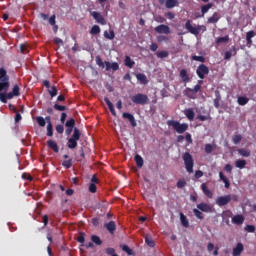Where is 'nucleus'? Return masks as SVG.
Returning <instances> with one entry per match:
<instances>
[{
    "mask_svg": "<svg viewBox=\"0 0 256 256\" xmlns=\"http://www.w3.org/2000/svg\"><path fill=\"white\" fill-rule=\"evenodd\" d=\"M154 31L156 33L164 34V35H169L171 33V28H169L168 25L161 24L155 27Z\"/></svg>",
    "mask_w": 256,
    "mask_h": 256,
    "instance_id": "obj_11",
    "label": "nucleus"
},
{
    "mask_svg": "<svg viewBox=\"0 0 256 256\" xmlns=\"http://www.w3.org/2000/svg\"><path fill=\"white\" fill-rule=\"evenodd\" d=\"M184 161V165L187 173H193V167L195 165V161L193 160V156L189 152H185L182 156Z\"/></svg>",
    "mask_w": 256,
    "mask_h": 256,
    "instance_id": "obj_3",
    "label": "nucleus"
},
{
    "mask_svg": "<svg viewBox=\"0 0 256 256\" xmlns=\"http://www.w3.org/2000/svg\"><path fill=\"white\" fill-rule=\"evenodd\" d=\"M201 190L203 191L204 195H206V197H208L209 199H213V192L209 190L206 183L201 184Z\"/></svg>",
    "mask_w": 256,
    "mask_h": 256,
    "instance_id": "obj_21",
    "label": "nucleus"
},
{
    "mask_svg": "<svg viewBox=\"0 0 256 256\" xmlns=\"http://www.w3.org/2000/svg\"><path fill=\"white\" fill-rule=\"evenodd\" d=\"M36 121H37V123H38V125L40 126V127H45V125H46V121H45V118H43L42 116H38V117H36Z\"/></svg>",
    "mask_w": 256,
    "mask_h": 256,
    "instance_id": "obj_48",
    "label": "nucleus"
},
{
    "mask_svg": "<svg viewBox=\"0 0 256 256\" xmlns=\"http://www.w3.org/2000/svg\"><path fill=\"white\" fill-rule=\"evenodd\" d=\"M47 146L49 147V149H52L54 153H57L59 151V145H57V142H55L54 140H48Z\"/></svg>",
    "mask_w": 256,
    "mask_h": 256,
    "instance_id": "obj_24",
    "label": "nucleus"
},
{
    "mask_svg": "<svg viewBox=\"0 0 256 256\" xmlns=\"http://www.w3.org/2000/svg\"><path fill=\"white\" fill-rule=\"evenodd\" d=\"M213 7L212 3H208L204 6L201 7V11H202V17H205V13L209 12V9H211Z\"/></svg>",
    "mask_w": 256,
    "mask_h": 256,
    "instance_id": "obj_36",
    "label": "nucleus"
},
{
    "mask_svg": "<svg viewBox=\"0 0 256 256\" xmlns=\"http://www.w3.org/2000/svg\"><path fill=\"white\" fill-rule=\"evenodd\" d=\"M22 179H24V181H33V176H31L29 173L24 172L22 174Z\"/></svg>",
    "mask_w": 256,
    "mask_h": 256,
    "instance_id": "obj_57",
    "label": "nucleus"
},
{
    "mask_svg": "<svg viewBox=\"0 0 256 256\" xmlns=\"http://www.w3.org/2000/svg\"><path fill=\"white\" fill-rule=\"evenodd\" d=\"M217 146L213 145V144H206L205 145V153H207L208 155L213 153V150L216 148Z\"/></svg>",
    "mask_w": 256,
    "mask_h": 256,
    "instance_id": "obj_44",
    "label": "nucleus"
},
{
    "mask_svg": "<svg viewBox=\"0 0 256 256\" xmlns=\"http://www.w3.org/2000/svg\"><path fill=\"white\" fill-rule=\"evenodd\" d=\"M252 37H255V31L251 30L246 33L247 45H251L253 43Z\"/></svg>",
    "mask_w": 256,
    "mask_h": 256,
    "instance_id": "obj_28",
    "label": "nucleus"
},
{
    "mask_svg": "<svg viewBox=\"0 0 256 256\" xmlns=\"http://www.w3.org/2000/svg\"><path fill=\"white\" fill-rule=\"evenodd\" d=\"M122 251H125V253H127V255H133V250L131 248H129V246H127V245L122 246Z\"/></svg>",
    "mask_w": 256,
    "mask_h": 256,
    "instance_id": "obj_58",
    "label": "nucleus"
},
{
    "mask_svg": "<svg viewBox=\"0 0 256 256\" xmlns=\"http://www.w3.org/2000/svg\"><path fill=\"white\" fill-rule=\"evenodd\" d=\"M91 16L93 19H95L96 23H99L100 25H107V21L105 20V17L101 15V13L93 11L91 12Z\"/></svg>",
    "mask_w": 256,
    "mask_h": 256,
    "instance_id": "obj_10",
    "label": "nucleus"
},
{
    "mask_svg": "<svg viewBox=\"0 0 256 256\" xmlns=\"http://www.w3.org/2000/svg\"><path fill=\"white\" fill-rule=\"evenodd\" d=\"M89 191H90V193H97V185L91 183L89 185Z\"/></svg>",
    "mask_w": 256,
    "mask_h": 256,
    "instance_id": "obj_64",
    "label": "nucleus"
},
{
    "mask_svg": "<svg viewBox=\"0 0 256 256\" xmlns=\"http://www.w3.org/2000/svg\"><path fill=\"white\" fill-rule=\"evenodd\" d=\"M196 119H198V121H211V115L208 114L206 116H203V115H199L196 117Z\"/></svg>",
    "mask_w": 256,
    "mask_h": 256,
    "instance_id": "obj_49",
    "label": "nucleus"
},
{
    "mask_svg": "<svg viewBox=\"0 0 256 256\" xmlns=\"http://www.w3.org/2000/svg\"><path fill=\"white\" fill-rule=\"evenodd\" d=\"M62 167H64V169H71V167H73V159L69 158L68 160H64Z\"/></svg>",
    "mask_w": 256,
    "mask_h": 256,
    "instance_id": "obj_33",
    "label": "nucleus"
},
{
    "mask_svg": "<svg viewBox=\"0 0 256 256\" xmlns=\"http://www.w3.org/2000/svg\"><path fill=\"white\" fill-rule=\"evenodd\" d=\"M65 127L67 128L65 130V134L67 136L71 135V133H74L75 132V119L74 118L68 119L65 123Z\"/></svg>",
    "mask_w": 256,
    "mask_h": 256,
    "instance_id": "obj_8",
    "label": "nucleus"
},
{
    "mask_svg": "<svg viewBox=\"0 0 256 256\" xmlns=\"http://www.w3.org/2000/svg\"><path fill=\"white\" fill-rule=\"evenodd\" d=\"M106 105H108L109 111L112 113L113 117H117V112L115 111V106L112 104L111 100L107 97L104 98Z\"/></svg>",
    "mask_w": 256,
    "mask_h": 256,
    "instance_id": "obj_22",
    "label": "nucleus"
},
{
    "mask_svg": "<svg viewBox=\"0 0 256 256\" xmlns=\"http://www.w3.org/2000/svg\"><path fill=\"white\" fill-rule=\"evenodd\" d=\"M179 2L177 0H166V9H173V7H177Z\"/></svg>",
    "mask_w": 256,
    "mask_h": 256,
    "instance_id": "obj_30",
    "label": "nucleus"
},
{
    "mask_svg": "<svg viewBox=\"0 0 256 256\" xmlns=\"http://www.w3.org/2000/svg\"><path fill=\"white\" fill-rule=\"evenodd\" d=\"M242 139H243V137L241 136V134H237V135L233 136L232 141H233L234 145H239V143H241Z\"/></svg>",
    "mask_w": 256,
    "mask_h": 256,
    "instance_id": "obj_47",
    "label": "nucleus"
},
{
    "mask_svg": "<svg viewBox=\"0 0 256 256\" xmlns=\"http://www.w3.org/2000/svg\"><path fill=\"white\" fill-rule=\"evenodd\" d=\"M229 203H231V195L220 196L216 199V205H218V207H225V205H229Z\"/></svg>",
    "mask_w": 256,
    "mask_h": 256,
    "instance_id": "obj_9",
    "label": "nucleus"
},
{
    "mask_svg": "<svg viewBox=\"0 0 256 256\" xmlns=\"http://www.w3.org/2000/svg\"><path fill=\"white\" fill-rule=\"evenodd\" d=\"M104 37L105 39H109L110 41H113L115 39V31L110 30L109 32L104 31Z\"/></svg>",
    "mask_w": 256,
    "mask_h": 256,
    "instance_id": "obj_34",
    "label": "nucleus"
},
{
    "mask_svg": "<svg viewBox=\"0 0 256 256\" xmlns=\"http://www.w3.org/2000/svg\"><path fill=\"white\" fill-rule=\"evenodd\" d=\"M221 43H229V35H226L224 37H218L216 39V45H221Z\"/></svg>",
    "mask_w": 256,
    "mask_h": 256,
    "instance_id": "obj_35",
    "label": "nucleus"
},
{
    "mask_svg": "<svg viewBox=\"0 0 256 256\" xmlns=\"http://www.w3.org/2000/svg\"><path fill=\"white\" fill-rule=\"evenodd\" d=\"M131 101L135 103V105H147L149 103V96L147 94L138 93L131 97Z\"/></svg>",
    "mask_w": 256,
    "mask_h": 256,
    "instance_id": "obj_6",
    "label": "nucleus"
},
{
    "mask_svg": "<svg viewBox=\"0 0 256 256\" xmlns=\"http://www.w3.org/2000/svg\"><path fill=\"white\" fill-rule=\"evenodd\" d=\"M91 35H99L101 33V28L98 25L92 26L90 30Z\"/></svg>",
    "mask_w": 256,
    "mask_h": 256,
    "instance_id": "obj_45",
    "label": "nucleus"
},
{
    "mask_svg": "<svg viewBox=\"0 0 256 256\" xmlns=\"http://www.w3.org/2000/svg\"><path fill=\"white\" fill-rule=\"evenodd\" d=\"M145 243L148 245V247H155V240H153V238H151L149 235L145 237Z\"/></svg>",
    "mask_w": 256,
    "mask_h": 256,
    "instance_id": "obj_39",
    "label": "nucleus"
},
{
    "mask_svg": "<svg viewBox=\"0 0 256 256\" xmlns=\"http://www.w3.org/2000/svg\"><path fill=\"white\" fill-rule=\"evenodd\" d=\"M122 117L124 119H127V121H129L130 125L132 127H137V120H135V116H133V114L129 113V112H124L122 114Z\"/></svg>",
    "mask_w": 256,
    "mask_h": 256,
    "instance_id": "obj_12",
    "label": "nucleus"
},
{
    "mask_svg": "<svg viewBox=\"0 0 256 256\" xmlns=\"http://www.w3.org/2000/svg\"><path fill=\"white\" fill-rule=\"evenodd\" d=\"M91 241H92V243H95V245H103V241L97 235H92L91 236Z\"/></svg>",
    "mask_w": 256,
    "mask_h": 256,
    "instance_id": "obj_40",
    "label": "nucleus"
},
{
    "mask_svg": "<svg viewBox=\"0 0 256 256\" xmlns=\"http://www.w3.org/2000/svg\"><path fill=\"white\" fill-rule=\"evenodd\" d=\"M104 63L106 65V71H119V63H111L109 61H105Z\"/></svg>",
    "mask_w": 256,
    "mask_h": 256,
    "instance_id": "obj_16",
    "label": "nucleus"
},
{
    "mask_svg": "<svg viewBox=\"0 0 256 256\" xmlns=\"http://www.w3.org/2000/svg\"><path fill=\"white\" fill-rule=\"evenodd\" d=\"M185 116L187 117V119H189V121H193L195 119V111H193V109L188 108L184 111Z\"/></svg>",
    "mask_w": 256,
    "mask_h": 256,
    "instance_id": "obj_25",
    "label": "nucleus"
},
{
    "mask_svg": "<svg viewBox=\"0 0 256 256\" xmlns=\"http://www.w3.org/2000/svg\"><path fill=\"white\" fill-rule=\"evenodd\" d=\"M158 59H165V57H169V52L167 51H160L157 53Z\"/></svg>",
    "mask_w": 256,
    "mask_h": 256,
    "instance_id": "obj_52",
    "label": "nucleus"
},
{
    "mask_svg": "<svg viewBox=\"0 0 256 256\" xmlns=\"http://www.w3.org/2000/svg\"><path fill=\"white\" fill-rule=\"evenodd\" d=\"M221 19L219 13L215 12L211 17L208 18V23H217Z\"/></svg>",
    "mask_w": 256,
    "mask_h": 256,
    "instance_id": "obj_29",
    "label": "nucleus"
},
{
    "mask_svg": "<svg viewBox=\"0 0 256 256\" xmlns=\"http://www.w3.org/2000/svg\"><path fill=\"white\" fill-rule=\"evenodd\" d=\"M77 241L83 245L85 243V233L80 232L79 236L77 237Z\"/></svg>",
    "mask_w": 256,
    "mask_h": 256,
    "instance_id": "obj_59",
    "label": "nucleus"
},
{
    "mask_svg": "<svg viewBox=\"0 0 256 256\" xmlns=\"http://www.w3.org/2000/svg\"><path fill=\"white\" fill-rule=\"evenodd\" d=\"M185 95L189 97V99H197V95L194 92L187 91L185 90Z\"/></svg>",
    "mask_w": 256,
    "mask_h": 256,
    "instance_id": "obj_62",
    "label": "nucleus"
},
{
    "mask_svg": "<svg viewBox=\"0 0 256 256\" xmlns=\"http://www.w3.org/2000/svg\"><path fill=\"white\" fill-rule=\"evenodd\" d=\"M105 229L110 233V235H114L115 231H117V224L115 221H110L104 225Z\"/></svg>",
    "mask_w": 256,
    "mask_h": 256,
    "instance_id": "obj_14",
    "label": "nucleus"
},
{
    "mask_svg": "<svg viewBox=\"0 0 256 256\" xmlns=\"http://www.w3.org/2000/svg\"><path fill=\"white\" fill-rule=\"evenodd\" d=\"M168 127H172L176 133H179L180 135H183L187 129H189V124L187 123H180L179 121L175 120H168L167 121Z\"/></svg>",
    "mask_w": 256,
    "mask_h": 256,
    "instance_id": "obj_1",
    "label": "nucleus"
},
{
    "mask_svg": "<svg viewBox=\"0 0 256 256\" xmlns=\"http://www.w3.org/2000/svg\"><path fill=\"white\" fill-rule=\"evenodd\" d=\"M197 209H199L203 213H213V207H211V205H209L205 202L197 204Z\"/></svg>",
    "mask_w": 256,
    "mask_h": 256,
    "instance_id": "obj_13",
    "label": "nucleus"
},
{
    "mask_svg": "<svg viewBox=\"0 0 256 256\" xmlns=\"http://www.w3.org/2000/svg\"><path fill=\"white\" fill-rule=\"evenodd\" d=\"M196 74L199 79H205V76L209 75V67H207L205 64H200L196 69Z\"/></svg>",
    "mask_w": 256,
    "mask_h": 256,
    "instance_id": "obj_7",
    "label": "nucleus"
},
{
    "mask_svg": "<svg viewBox=\"0 0 256 256\" xmlns=\"http://www.w3.org/2000/svg\"><path fill=\"white\" fill-rule=\"evenodd\" d=\"M185 29H187V31H189V33H191L192 35H199L201 31L203 32L207 31V27L203 25H198L197 27H193V25H191V20L186 21Z\"/></svg>",
    "mask_w": 256,
    "mask_h": 256,
    "instance_id": "obj_4",
    "label": "nucleus"
},
{
    "mask_svg": "<svg viewBox=\"0 0 256 256\" xmlns=\"http://www.w3.org/2000/svg\"><path fill=\"white\" fill-rule=\"evenodd\" d=\"M187 185V181L185 180H178L176 187H178V189H183V187H185Z\"/></svg>",
    "mask_w": 256,
    "mask_h": 256,
    "instance_id": "obj_55",
    "label": "nucleus"
},
{
    "mask_svg": "<svg viewBox=\"0 0 256 256\" xmlns=\"http://www.w3.org/2000/svg\"><path fill=\"white\" fill-rule=\"evenodd\" d=\"M239 155H241L242 157H251V151L247 150V149H239L238 150Z\"/></svg>",
    "mask_w": 256,
    "mask_h": 256,
    "instance_id": "obj_42",
    "label": "nucleus"
},
{
    "mask_svg": "<svg viewBox=\"0 0 256 256\" xmlns=\"http://www.w3.org/2000/svg\"><path fill=\"white\" fill-rule=\"evenodd\" d=\"M180 220H181L183 227H186V228L189 227V220H187V216H185V214H183V213L180 214Z\"/></svg>",
    "mask_w": 256,
    "mask_h": 256,
    "instance_id": "obj_37",
    "label": "nucleus"
},
{
    "mask_svg": "<svg viewBox=\"0 0 256 256\" xmlns=\"http://www.w3.org/2000/svg\"><path fill=\"white\" fill-rule=\"evenodd\" d=\"M193 213L197 219L203 220L205 219V216L203 215V212L199 211V209L194 208Z\"/></svg>",
    "mask_w": 256,
    "mask_h": 256,
    "instance_id": "obj_43",
    "label": "nucleus"
},
{
    "mask_svg": "<svg viewBox=\"0 0 256 256\" xmlns=\"http://www.w3.org/2000/svg\"><path fill=\"white\" fill-rule=\"evenodd\" d=\"M134 161L136 162L137 167L141 168L143 167V157H141V155L136 154L134 157Z\"/></svg>",
    "mask_w": 256,
    "mask_h": 256,
    "instance_id": "obj_32",
    "label": "nucleus"
},
{
    "mask_svg": "<svg viewBox=\"0 0 256 256\" xmlns=\"http://www.w3.org/2000/svg\"><path fill=\"white\" fill-rule=\"evenodd\" d=\"M244 249H245V247L243 246V243L239 242V243H237L236 247L233 248L232 255L233 256H241Z\"/></svg>",
    "mask_w": 256,
    "mask_h": 256,
    "instance_id": "obj_15",
    "label": "nucleus"
},
{
    "mask_svg": "<svg viewBox=\"0 0 256 256\" xmlns=\"http://www.w3.org/2000/svg\"><path fill=\"white\" fill-rule=\"evenodd\" d=\"M124 65H126V67H129V69H133V67L135 66V61H133L131 57L126 56L124 59Z\"/></svg>",
    "mask_w": 256,
    "mask_h": 256,
    "instance_id": "obj_27",
    "label": "nucleus"
},
{
    "mask_svg": "<svg viewBox=\"0 0 256 256\" xmlns=\"http://www.w3.org/2000/svg\"><path fill=\"white\" fill-rule=\"evenodd\" d=\"M232 223L234 225H243V223H245V217L241 214H237L232 218Z\"/></svg>",
    "mask_w": 256,
    "mask_h": 256,
    "instance_id": "obj_19",
    "label": "nucleus"
},
{
    "mask_svg": "<svg viewBox=\"0 0 256 256\" xmlns=\"http://www.w3.org/2000/svg\"><path fill=\"white\" fill-rule=\"evenodd\" d=\"M96 65H98V67H105V62H103L101 56H96Z\"/></svg>",
    "mask_w": 256,
    "mask_h": 256,
    "instance_id": "obj_54",
    "label": "nucleus"
},
{
    "mask_svg": "<svg viewBox=\"0 0 256 256\" xmlns=\"http://www.w3.org/2000/svg\"><path fill=\"white\" fill-rule=\"evenodd\" d=\"M81 139V132L78 128H74L72 137L68 139V149H75L77 147V141Z\"/></svg>",
    "mask_w": 256,
    "mask_h": 256,
    "instance_id": "obj_5",
    "label": "nucleus"
},
{
    "mask_svg": "<svg viewBox=\"0 0 256 256\" xmlns=\"http://www.w3.org/2000/svg\"><path fill=\"white\" fill-rule=\"evenodd\" d=\"M21 119H23V117L21 116V113H19V111L17 110L15 112V123H19V121H21Z\"/></svg>",
    "mask_w": 256,
    "mask_h": 256,
    "instance_id": "obj_63",
    "label": "nucleus"
},
{
    "mask_svg": "<svg viewBox=\"0 0 256 256\" xmlns=\"http://www.w3.org/2000/svg\"><path fill=\"white\" fill-rule=\"evenodd\" d=\"M10 85L8 82H0V93L1 91H9Z\"/></svg>",
    "mask_w": 256,
    "mask_h": 256,
    "instance_id": "obj_46",
    "label": "nucleus"
},
{
    "mask_svg": "<svg viewBox=\"0 0 256 256\" xmlns=\"http://www.w3.org/2000/svg\"><path fill=\"white\" fill-rule=\"evenodd\" d=\"M215 99H214V107L216 109H219V107H221V94L219 93V91H215Z\"/></svg>",
    "mask_w": 256,
    "mask_h": 256,
    "instance_id": "obj_26",
    "label": "nucleus"
},
{
    "mask_svg": "<svg viewBox=\"0 0 256 256\" xmlns=\"http://www.w3.org/2000/svg\"><path fill=\"white\" fill-rule=\"evenodd\" d=\"M136 79L141 83V85H147V83H149L147 76L143 73L136 74Z\"/></svg>",
    "mask_w": 256,
    "mask_h": 256,
    "instance_id": "obj_23",
    "label": "nucleus"
},
{
    "mask_svg": "<svg viewBox=\"0 0 256 256\" xmlns=\"http://www.w3.org/2000/svg\"><path fill=\"white\" fill-rule=\"evenodd\" d=\"M56 132L59 135H63V133L65 132V127L63 126V124L56 125Z\"/></svg>",
    "mask_w": 256,
    "mask_h": 256,
    "instance_id": "obj_51",
    "label": "nucleus"
},
{
    "mask_svg": "<svg viewBox=\"0 0 256 256\" xmlns=\"http://www.w3.org/2000/svg\"><path fill=\"white\" fill-rule=\"evenodd\" d=\"M21 89L19 88V85H14L11 92L3 93L0 92V101L1 103H7V99H13V97H19L21 95Z\"/></svg>",
    "mask_w": 256,
    "mask_h": 256,
    "instance_id": "obj_2",
    "label": "nucleus"
},
{
    "mask_svg": "<svg viewBox=\"0 0 256 256\" xmlns=\"http://www.w3.org/2000/svg\"><path fill=\"white\" fill-rule=\"evenodd\" d=\"M235 55H237V48L235 46H232L230 51H226L224 54V60L225 61H229V59H231V57H235Z\"/></svg>",
    "mask_w": 256,
    "mask_h": 256,
    "instance_id": "obj_17",
    "label": "nucleus"
},
{
    "mask_svg": "<svg viewBox=\"0 0 256 256\" xmlns=\"http://www.w3.org/2000/svg\"><path fill=\"white\" fill-rule=\"evenodd\" d=\"M0 82L9 83V75H7L5 68H0Z\"/></svg>",
    "mask_w": 256,
    "mask_h": 256,
    "instance_id": "obj_20",
    "label": "nucleus"
},
{
    "mask_svg": "<svg viewBox=\"0 0 256 256\" xmlns=\"http://www.w3.org/2000/svg\"><path fill=\"white\" fill-rule=\"evenodd\" d=\"M244 230H246L247 233H255V226L254 225H246Z\"/></svg>",
    "mask_w": 256,
    "mask_h": 256,
    "instance_id": "obj_60",
    "label": "nucleus"
},
{
    "mask_svg": "<svg viewBox=\"0 0 256 256\" xmlns=\"http://www.w3.org/2000/svg\"><path fill=\"white\" fill-rule=\"evenodd\" d=\"M47 137H53V124H47Z\"/></svg>",
    "mask_w": 256,
    "mask_h": 256,
    "instance_id": "obj_53",
    "label": "nucleus"
},
{
    "mask_svg": "<svg viewBox=\"0 0 256 256\" xmlns=\"http://www.w3.org/2000/svg\"><path fill=\"white\" fill-rule=\"evenodd\" d=\"M237 103H238V105L245 106V105H247V103H249V98H247L245 96H240L237 99Z\"/></svg>",
    "mask_w": 256,
    "mask_h": 256,
    "instance_id": "obj_31",
    "label": "nucleus"
},
{
    "mask_svg": "<svg viewBox=\"0 0 256 256\" xmlns=\"http://www.w3.org/2000/svg\"><path fill=\"white\" fill-rule=\"evenodd\" d=\"M186 91H189L190 93H194L197 95V93L201 91V84L195 85L194 88H186Z\"/></svg>",
    "mask_w": 256,
    "mask_h": 256,
    "instance_id": "obj_38",
    "label": "nucleus"
},
{
    "mask_svg": "<svg viewBox=\"0 0 256 256\" xmlns=\"http://www.w3.org/2000/svg\"><path fill=\"white\" fill-rule=\"evenodd\" d=\"M50 97H57V87L52 86L51 90L49 91Z\"/></svg>",
    "mask_w": 256,
    "mask_h": 256,
    "instance_id": "obj_61",
    "label": "nucleus"
},
{
    "mask_svg": "<svg viewBox=\"0 0 256 256\" xmlns=\"http://www.w3.org/2000/svg\"><path fill=\"white\" fill-rule=\"evenodd\" d=\"M192 61H199V63H205L206 59L205 56H192Z\"/></svg>",
    "mask_w": 256,
    "mask_h": 256,
    "instance_id": "obj_50",
    "label": "nucleus"
},
{
    "mask_svg": "<svg viewBox=\"0 0 256 256\" xmlns=\"http://www.w3.org/2000/svg\"><path fill=\"white\" fill-rule=\"evenodd\" d=\"M235 165L238 169H245V165H247L246 160H236Z\"/></svg>",
    "mask_w": 256,
    "mask_h": 256,
    "instance_id": "obj_41",
    "label": "nucleus"
},
{
    "mask_svg": "<svg viewBox=\"0 0 256 256\" xmlns=\"http://www.w3.org/2000/svg\"><path fill=\"white\" fill-rule=\"evenodd\" d=\"M54 109L56 111H67V106L59 105V104H54Z\"/></svg>",
    "mask_w": 256,
    "mask_h": 256,
    "instance_id": "obj_56",
    "label": "nucleus"
},
{
    "mask_svg": "<svg viewBox=\"0 0 256 256\" xmlns=\"http://www.w3.org/2000/svg\"><path fill=\"white\" fill-rule=\"evenodd\" d=\"M179 77L181 78L183 83H189L191 81V78L189 77V74L187 73V69L180 70Z\"/></svg>",
    "mask_w": 256,
    "mask_h": 256,
    "instance_id": "obj_18",
    "label": "nucleus"
}]
</instances>
